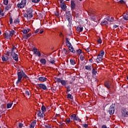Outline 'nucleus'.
<instances>
[{"label":"nucleus","instance_id":"28","mask_svg":"<svg viewBox=\"0 0 128 128\" xmlns=\"http://www.w3.org/2000/svg\"><path fill=\"white\" fill-rule=\"evenodd\" d=\"M2 62H8V56H2Z\"/></svg>","mask_w":128,"mask_h":128},{"label":"nucleus","instance_id":"42","mask_svg":"<svg viewBox=\"0 0 128 128\" xmlns=\"http://www.w3.org/2000/svg\"><path fill=\"white\" fill-rule=\"evenodd\" d=\"M40 0H32V2L34 4H38V2H40Z\"/></svg>","mask_w":128,"mask_h":128},{"label":"nucleus","instance_id":"31","mask_svg":"<svg viewBox=\"0 0 128 128\" xmlns=\"http://www.w3.org/2000/svg\"><path fill=\"white\" fill-rule=\"evenodd\" d=\"M96 74H98V71L96 70V69L93 68L92 70V74L93 76H96Z\"/></svg>","mask_w":128,"mask_h":128},{"label":"nucleus","instance_id":"25","mask_svg":"<svg viewBox=\"0 0 128 128\" xmlns=\"http://www.w3.org/2000/svg\"><path fill=\"white\" fill-rule=\"evenodd\" d=\"M40 62L43 64L44 66V64H46V59L44 58H42L40 60Z\"/></svg>","mask_w":128,"mask_h":128},{"label":"nucleus","instance_id":"49","mask_svg":"<svg viewBox=\"0 0 128 128\" xmlns=\"http://www.w3.org/2000/svg\"><path fill=\"white\" fill-rule=\"evenodd\" d=\"M22 78H28V76H26V73H24V71H23V76H22Z\"/></svg>","mask_w":128,"mask_h":128},{"label":"nucleus","instance_id":"6","mask_svg":"<svg viewBox=\"0 0 128 128\" xmlns=\"http://www.w3.org/2000/svg\"><path fill=\"white\" fill-rule=\"evenodd\" d=\"M26 12L29 15V18H32L34 16V10L32 8H28L26 10Z\"/></svg>","mask_w":128,"mask_h":128},{"label":"nucleus","instance_id":"34","mask_svg":"<svg viewBox=\"0 0 128 128\" xmlns=\"http://www.w3.org/2000/svg\"><path fill=\"white\" fill-rule=\"evenodd\" d=\"M68 50L71 52H72L73 54H74V52H76V50H74V47H72V46H70V48H68Z\"/></svg>","mask_w":128,"mask_h":128},{"label":"nucleus","instance_id":"11","mask_svg":"<svg viewBox=\"0 0 128 128\" xmlns=\"http://www.w3.org/2000/svg\"><path fill=\"white\" fill-rule=\"evenodd\" d=\"M36 112H38L37 116L39 118H44V116H46L42 111L40 110V109H39V110H36Z\"/></svg>","mask_w":128,"mask_h":128},{"label":"nucleus","instance_id":"52","mask_svg":"<svg viewBox=\"0 0 128 128\" xmlns=\"http://www.w3.org/2000/svg\"><path fill=\"white\" fill-rule=\"evenodd\" d=\"M10 24H12V17L10 16Z\"/></svg>","mask_w":128,"mask_h":128},{"label":"nucleus","instance_id":"37","mask_svg":"<svg viewBox=\"0 0 128 128\" xmlns=\"http://www.w3.org/2000/svg\"><path fill=\"white\" fill-rule=\"evenodd\" d=\"M12 4H8V6L6 8V10H8L10 8H12Z\"/></svg>","mask_w":128,"mask_h":128},{"label":"nucleus","instance_id":"21","mask_svg":"<svg viewBox=\"0 0 128 128\" xmlns=\"http://www.w3.org/2000/svg\"><path fill=\"white\" fill-rule=\"evenodd\" d=\"M24 35L22 36V38L24 40H28L30 36H32V33H29L27 34H24Z\"/></svg>","mask_w":128,"mask_h":128},{"label":"nucleus","instance_id":"23","mask_svg":"<svg viewBox=\"0 0 128 128\" xmlns=\"http://www.w3.org/2000/svg\"><path fill=\"white\" fill-rule=\"evenodd\" d=\"M102 56H98L97 58L96 59V62L98 64L102 60Z\"/></svg>","mask_w":128,"mask_h":128},{"label":"nucleus","instance_id":"35","mask_svg":"<svg viewBox=\"0 0 128 128\" xmlns=\"http://www.w3.org/2000/svg\"><path fill=\"white\" fill-rule=\"evenodd\" d=\"M67 98H70V100H74V96L72 94H68L67 95Z\"/></svg>","mask_w":128,"mask_h":128},{"label":"nucleus","instance_id":"45","mask_svg":"<svg viewBox=\"0 0 128 128\" xmlns=\"http://www.w3.org/2000/svg\"><path fill=\"white\" fill-rule=\"evenodd\" d=\"M80 60H82H82H84V56H82V54L80 55Z\"/></svg>","mask_w":128,"mask_h":128},{"label":"nucleus","instance_id":"36","mask_svg":"<svg viewBox=\"0 0 128 128\" xmlns=\"http://www.w3.org/2000/svg\"><path fill=\"white\" fill-rule=\"evenodd\" d=\"M123 18H124L125 20H128V12H127L126 14L123 16Z\"/></svg>","mask_w":128,"mask_h":128},{"label":"nucleus","instance_id":"51","mask_svg":"<svg viewBox=\"0 0 128 128\" xmlns=\"http://www.w3.org/2000/svg\"><path fill=\"white\" fill-rule=\"evenodd\" d=\"M75 18H80V14L78 13H77L75 14Z\"/></svg>","mask_w":128,"mask_h":128},{"label":"nucleus","instance_id":"17","mask_svg":"<svg viewBox=\"0 0 128 128\" xmlns=\"http://www.w3.org/2000/svg\"><path fill=\"white\" fill-rule=\"evenodd\" d=\"M48 62H49L50 64H54V62H56L54 58H52V57H48Z\"/></svg>","mask_w":128,"mask_h":128},{"label":"nucleus","instance_id":"33","mask_svg":"<svg viewBox=\"0 0 128 128\" xmlns=\"http://www.w3.org/2000/svg\"><path fill=\"white\" fill-rule=\"evenodd\" d=\"M70 64H72V66H74V64H76V60L72 58L70 60Z\"/></svg>","mask_w":128,"mask_h":128},{"label":"nucleus","instance_id":"32","mask_svg":"<svg viewBox=\"0 0 128 128\" xmlns=\"http://www.w3.org/2000/svg\"><path fill=\"white\" fill-rule=\"evenodd\" d=\"M41 110H42V112H46V106L44 105H42Z\"/></svg>","mask_w":128,"mask_h":128},{"label":"nucleus","instance_id":"44","mask_svg":"<svg viewBox=\"0 0 128 128\" xmlns=\"http://www.w3.org/2000/svg\"><path fill=\"white\" fill-rule=\"evenodd\" d=\"M4 10H2V9L0 10V16H4V14L3 13Z\"/></svg>","mask_w":128,"mask_h":128},{"label":"nucleus","instance_id":"29","mask_svg":"<svg viewBox=\"0 0 128 128\" xmlns=\"http://www.w3.org/2000/svg\"><path fill=\"white\" fill-rule=\"evenodd\" d=\"M98 56H102L104 58V51L103 50H101L98 54Z\"/></svg>","mask_w":128,"mask_h":128},{"label":"nucleus","instance_id":"14","mask_svg":"<svg viewBox=\"0 0 128 128\" xmlns=\"http://www.w3.org/2000/svg\"><path fill=\"white\" fill-rule=\"evenodd\" d=\"M13 60H15V62H18V54H12L11 55Z\"/></svg>","mask_w":128,"mask_h":128},{"label":"nucleus","instance_id":"3","mask_svg":"<svg viewBox=\"0 0 128 128\" xmlns=\"http://www.w3.org/2000/svg\"><path fill=\"white\" fill-rule=\"evenodd\" d=\"M114 110H116V104H112L109 108L108 112L110 114V116L114 114Z\"/></svg>","mask_w":128,"mask_h":128},{"label":"nucleus","instance_id":"13","mask_svg":"<svg viewBox=\"0 0 128 128\" xmlns=\"http://www.w3.org/2000/svg\"><path fill=\"white\" fill-rule=\"evenodd\" d=\"M38 86H39L41 90H48V88H46V86L44 84H38Z\"/></svg>","mask_w":128,"mask_h":128},{"label":"nucleus","instance_id":"10","mask_svg":"<svg viewBox=\"0 0 128 128\" xmlns=\"http://www.w3.org/2000/svg\"><path fill=\"white\" fill-rule=\"evenodd\" d=\"M97 90L99 96H102L104 94V89L103 88L100 86L98 89H97Z\"/></svg>","mask_w":128,"mask_h":128},{"label":"nucleus","instance_id":"2","mask_svg":"<svg viewBox=\"0 0 128 128\" xmlns=\"http://www.w3.org/2000/svg\"><path fill=\"white\" fill-rule=\"evenodd\" d=\"M26 4V0H22L20 3L17 4V8H24Z\"/></svg>","mask_w":128,"mask_h":128},{"label":"nucleus","instance_id":"30","mask_svg":"<svg viewBox=\"0 0 128 128\" xmlns=\"http://www.w3.org/2000/svg\"><path fill=\"white\" fill-rule=\"evenodd\" d=\"M106 20H108V22H114V18L112 17V18H110V16H107V18H106Z\"/></svg>","mask_w":128,"mask_h":128},{"label":"nucleus","instance_id":"54","mask_svg":"<svg viewBox=\"0 0 128 128\" xmlns=\"http://www.w3.org/2000/svg\"><path fill=\"white\" fill-rule=\"evenodd\" d=\"M66 88H67V92H70V86H68Z\"/></svg>","mask_w":128,"mask_h":128},{"label":"nucleus","instance_id":"43","mask_svg":"<svg viewBox=\"0 0 128 128\" xmlns=\"http://www.w3.org/2000/svg\"><path fill=\"white\" fill-rule=\"evenodd\" d=\"M82 51L80 49H78V50H76L78 54H82Z\"/></svg>","mask_w":128,"mask_h":128},{"label":"nucleus","instance_id":"47","mask_svg":"<svg viewBox=\"0 0 128 128\" xmlns=\"http://www.w3.org/2000/svg\"><path fill=\"white\" fill-rule=\"evenodd\" d=\"M24 18H30V15L26 12V13L24 14Z\"/></svg>","mask_w":128,"mask_h":128},{"label":"nucleus","instance_id":"7","mask_svg":"<svg viewBox=\"0 0 128 128\" xmlns=\"http://www.w3.org/2000/svg\"><path fill=\"white\" fill-rule=\"evenodd\" d=\"M70 120H78V122H82V120L78 118V116H76V114H72L70 116Z\"/></svg>","mask_w":128,"mask_h":128},{"label":"nucleus","instance_id":"62","mask_svg":"<svg viewBox=\"0 0 128 128\" xmlns=\"http://www.w3.org/2000/svg\"><path fill=\"white\" fill-rule=\"evenodd\" d=\"M118 28V26L115 24L113 26L114 28Z\"/></svg>","mask_w":128,"mask_h":128},{"label":"nucleus","instance_id":"4","mask_svg":"<svg viewBox=\"0 0 128 128\" xmlns=\"http://www.w3.org/2000/svg\"><path fill=\"white\" fill-rule=\"evenodd\" d=\"M24 74V71H21L18 72V80L16 82V84L18 86V84H20V80H22V76Z\"/></svg>","mask_w":128,"mask_h":128},{"label":"nucleus","instance_id":"19","mask_svg":"<svg viewBox=\"0 0 128 128\" xmlns=\"http://www.w3.org/2000/svg\"><path fill=\"white\" fill-rule=\"evenodd\" d=\"M66 46L68 48H70V46H72V44H70V42L68 38H66Z\"/></svg>","mask_w":128,"mask_h":128},{"label":"nucleus","instance_id":"50","mask_svg":"<svg viewBox=\"0 0 128 128\" xmlns=\"http://www.w3.org/2000/svg\"><path fill=\"white\" fill-rule=\"evenodd\" d=\"M82 126H83V128H87L88 126V124H83Z\"/></svg>","mask_w":128,"mask_h":128},{"label":"nucleus","instance_id":"64","mask_svg":"<svg viewBox=\"0 0 128 128\" xmlns=\"http://www.w3.org/2000/svg\"><path fill=\"white\" fill-rule=\"evenodd\" d=\"M102 128H107V127H106V126L103 125V126H102Z\"/></svg>","mask_w":128,"mask_h":128},{"label":"nucleus","instance_id":"57","mask_svg":"<svg viewBox=\"0 0 128 128\" xmlns=\"http://www.w3.org/2000/svg\"><path fill=\"white\" fill-rule=\"evenodd\" d=\"M18 126L20 128H22V126H24V124H22V123H20L18 124Z\"/></svg>","mask_w":128,"mask_h":128},{"label":"nucleus","instance_id":"24","mask_svg":"<svg viewBox=\"0 0 128 128\" xmlns=\"http://www.w3.org/2000/svg\"><path fill=\"white\" fill-rule=\"evenodd\" d=\"M4 35L5 38H7V40H10V34L8 32H6L4 34Z\"/></svg>","mask_w":128,"mask_h":128},{"label":"nucleus","instance_id":"58","mask_svg":"<svg viewBox=\"0 0 128 128\" xmlns=\"http://www.w3.org/2000/svg\"><path fill=\"white\" fill-rule=\"evenodd\" d=\"M60 126H64V124H64V121H63L62 122H61L60 123Z\"/></svg>","mask_w":128,"mask_h":128},{"label":"nucleus","instance_id":"9","mask_svg":"<svg viewBox=\"0 0 128 128\" xmlns=\"http://www.w3.org/2000/svg\"><path fill=\"white\" fill-rule=\"evenodd\" d=\"M60 7L64 10V12H66V3L64 2V0H60Z\"/></svg>","mask_w":128,"mask_h":128},{"label":"nucleus","instance_id":"15","mask_svg":"<svg viewBox=\"0 0 128 128\" xmlns=\"http://www.w3.org/2000/svg\"><path fill=\"white\" fill-rule=\"evenodd\" d=\"M104 86H106V88L110 90V86H112V84L108 82V81H106L104 83Z\"/></svg>","mask_w":128,"mask_h":128},{"label":"nucleus","instance_id":"56","mask_svg":"<svg viewBox=\"0 0 128 128\" xmlns=\"http://www.w3.org/2000/svg\"><path fill=\"white\" fill-rule=\"evenodd\" d=\"M66 124H70V119H66Z\"/></svg>","mask_w":128,"mask_h":128},{"label":"nucleus","instance_id":"38","mask_svg":"<svg viewBox=\"0 0 128 128\" xmlns=\"http://www.w3.org/2000/svg\"><path fill=\"white\" fill-rule=\"evenodd\" d=\"M103 26H105L106 24H108V20H105L104 21H102V22H101Z\"/></svg>","mask_w":128,"mask_h":128},{"label":"nucleus","instance_id":"63","mask_svg":"<svg viewBox=\"0 0 128 128\" xmlns=\"http://www.w3.org/2000/svg\"><path fill=\"white\" fill-rule=\"evenodd\" d=\"M26 94H27V96H30V92H28V90H26Z\"/></svg>","mask_w":128,"mask_h":128},{"label":"nucleus","instance_id":"39","mask_svg":"<svg viewBox=\"0 0 128 128\" xmlns=\"http://www.w3.org/2000/svg\"><path fill=\"white\" fill-rule=\"evenodd\" d=\"M14 30H12L10 32L9 36H14Z\"/></svg>","mask_w":128,"mask_h":128},{"label":"nucleus","instance_id":"26","mask_svg":"<svg viewBox=\"0 0 128 128\" xmlns=\"http://www.w3.org/2000/svg\"><path fill=\"white\" fill-rule=\"evenodd\" d=\"M30 29H27V30H23L22 32H23L24 34H26L30 32Z\"/></svg>","mask_w":128,"mask_h":128},{"label":"nucleus","instance_id":"59","mask_svg":"<svg viewBox=\"0 0 128 128\" xmlns=\"http://www.w3.org/2000/svg\"><path fill=\"white\" fill-rule=\"evenodd\" d=\"M98 44H102V39L100 38L98 40Z\"/></svg>","mask_w":128,"mask_h":128},{"label":"nucleus","instance_id":"55","mask_svg":"<svg viewBox=\"0 0 128 128\" xmlns=\"http://www.w3.org/2000/svg\"><path fill=\"white\" fill-rule=\"evenodd\" d=\"M14 48H13L12 50H11V55L12 54H16V52H14Z\"/></svg>","mask_w":128,"mask_h":128},{"label":"nucleus","instance_id":"41","mask_svg":"<svg viewBox=\"0 0 128 128\" xmlns=\"http://www.w3.org/2000/svg\"><path fill=\"white\" fill-rule=\"evenodd\" d=\"M14 24H20V19L16 18L14 20Z\"/></svg>","mask_w":128,"mask_h":128},{"label":"nucleus","instance_id":"60","mask_svg":"<svg viewBox=\"0 0 128 128\" xmlns=\"http://www.w3.org/2000/svg\"><path fill=\"white\" fill-rule=\"evenodd\" d=\"M119 2H120V4H126V2H124V0H120Z\"/></svg>","mask_w":128,"mask_h":128},{"label":"nucleus","instance_id":"61","mask_svg":"<svg viewBox=\"0 0 128 128\" xmlns=\"http://www.w3.org/2000/svg\"><path fill=\"white\" fill-rule=\"evenodd\" d=\"M38 32H40V28H38V29L34 31V34H38Z\"/></svg>","mask_w":128,"mask_h":128},{"label":"nucleus","instance_id":"22","mask_svg":"<svg viewBox=\"0 0 128 128\" xmlns=\"http://www.w3.org/2000/svg\"><path fill=\"white\" fill-rule=\"evenodd\" d=\"M38 80L40 82H46L48 78H46L44 77V76H40L38 78Z\"/></svg>","mask_w":128,"mask_h":128},{"label":"nucleus","instance_id":"27","mask_svg":"<svg viewBox=\"0 0 128 128\" xmlns=\"http://www.w3.org/2000/svg\"><path fill=\"white\" fill-rule=\"evenodd\" d=\"M85 70H86L90 71V70H92V66L90 64L88 65V66H85Z\"/></svg>","mask_w":128,"mask_h":128},{"label":"nucleus","instance_id":"12","mask_svg":"<svg viewBox=\"0 0 128 128\" xmlns=\"http://www.w3.org/2000/svg\"><path fill=\"white\" fill-rule=\"evenodd\" d=\"M32 50L34 52V54H35L36 56H42V54H40L39 51H38L36 48H33Z\"/></svg>","mask_w":128,"mask_h":128},{"label":"nucleus","instance_id":"16","mask_svg":"<svg viewBox=\"0 0 128 128\" xmlns=\"http://www.w3.org/2000/svg\"><path fill=\"white\" fill-rule=\"evenodd\" d=\"M76 30L78 32H82V30H84V27L80 25H78L76 26Z\"/></svg>","mask_w":128,"mask_h":128},{"label":"nucleus","instance_id":"18","mask_svg":"<svg viewBox=\"0 0 128 128\" xmlns=\"http://www.w3.org/2000/svg\"><path fill=\"white\" fill-rule=\"evenodd\" d=\"M70 2L71 10H74L76 8V3H74V0H71Z\"/></svg>","mask_w":128,"mask_h":128},{"label":"nucleus","instance_id":"5","mask_svg":"<svg viewBox=\"0 0 128 128\" xmlns=\"http://www.w3.org/2000/svg\"><path fill=\"white\" fill-rule=\"evenodd\" d=\"M122 116L124 118H128V111L126 110V108H122L121 109Z\"/></svg>","mask_w":128,"mask_h":128},{"label":"nucleus","instance_id":"20","mask_svg":"<svg viewBox=\"0 0 128 128\" xmlns=\"http://www.w3.org/2000/svg\"><path fill=\"white\" fill-rule=\"evenodd\" d=\"M36 124V120H34L30 124V128H34V126Z\"/></svg>","mask_w":128,"mask_h":128},{"label":"nucleus","instance_id":"1","mask_svg":"<svg viewBox=\"0 0 128 128\" xmlns=\"http://www.w3.org/2000/svg\"><path fill=\"white\" fill-rule=\"evenodd\" d=\"M66 18L68 20V28H69L70 30H72V13L70 11H66Z\"/></svg>","mask_w":128,"mask_h":128},{"label":"nucleus","instance_id":"48","mask_svg":"<svg viewBox=\"0 0 128 128\" xmlns=\"http://www.w3.org/2000/svg\"><path fill=\"white\" fill-rule=\"evenodd\" d=\"M4 2L5 6H7V4H8V0H4Z\"/></svg>","mask_w":128,"mask_h":128},{"label":"nucleus","instance_id":"53","mask_svg":"<svg viewBox=\"0 0 128 128\" xmlns=\"http://www.w3.org/2000/svg\"><path fill=\"white\" fill-rule=\"evenodd\" d=\"M63 52H64V54H68V51L66 48L63 49Z\"/></svg>","mask_w":128,"mask_h":128},{"label":"nucleus","instance_id":"46","mask_svg":"<svg viewBox=\"0 0 128 128\" xmlns=\"http://www.w3.org/2000/svg\"><path fill=\"white\" fill-rule=\"evenodd\" d=\"M0 108H2V110H4V108H6V104H2L1 105Z\"/></svg>","mask_w":128,"mask_h":128},{"label":"nucleus","instance_id":"8","mask_svg":"<svg viewBox=\"0 0 128 128\" xmlns=\"http://www.w3.org/2000/svg\"><path fill=\"white\" fill-rule=\"evenodd\" d=\"M55 80L57 82H60L62 84V86H66V80H62L60 79V78H55Z\"/></svg>","mask_w":128,"mask_h":128},{"label":"nucleus","instance_id":"40","mask_svg":"<svg viewBox=\"0 0 128 128\" xmlns=\"http://www.w3.org/2000/svg\"><path fill=\"white\" fill-rule=\"evenodd\" d=\"M12 106V103H8L7 104L6 108H10Z\"/></svg>","mask_w":128,"mask_h":128}]
</instances>
